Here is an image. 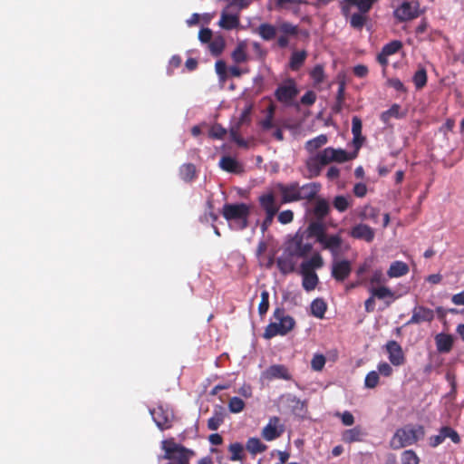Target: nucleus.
<instances>
[{
	"label": "nucleus",
	"mask_w": 464,
	"mask_h": 464,
	"mask_svg": "<svg viewBox=\"0 0 464 464\" xmlns=\"http://www.w3.org/2000/svg\"><path fill=\"white\" fill-rule=\"evenodd\" d=\"M161 449L164 454L160 458L167 460L166 464H190L196 457L193 450L176 442L174 438L162 440ZM196 464H213V462L209 457H203Z\"/></svg>",
	"instance_id": "nucleus-1"
},
{
	"label": "nucleus",
	"mask_w": 464,
	"mask_h": 464,
	"mask_svg": "<svg viewBox=\"0 0 464 464\" xmlns=\"http://www.w3.org/2000/svg\"><path fill=\"white\" fill-rule=\"evenodd\" d=\"M307 233L308 237L315 238L324 250L330 251L334 258L340 255L343 244L342 237L339 234H327L325 225L323 222H311L307 227Z\"/></svg>",
	"instance_id": "nucleus-2"
},
{
	"label": "nucleus",
	"mask_w": 464,
	"mask_h": 464,
	"mask_svg": "<svg viewBox=\"0 0 464 464\" xmlns=\"http://www.w3.org/2000/svg\"><path fill=\"white\" fill-rule=\"evenodd\" d=\"M272 319L274 321L266 325L263 334V337L266 340L277 335H286L295 326V319L287 314L283 307H276L274 310Z\"/></svg>",
	"instance_id": "nucleus-3"
},
{
	"label": "nucleus",
	"mask_w": 464,
	"mask_h": 464,
	"mask_svg": "<svg viewBox=\"0 0 464 464\" xmlns=\"http://www.w3.org/2000/svg\"><path fill=\"white\" fill-rule=\"evenodd\" d=\"M424 435L425 430L422 425L407 424L396 430L390 440V447L393 450H400L413 445Z\"/></svg>",
	"instance_id": "nucleus-4"
},
{
	"label": "nucleus",
	"mask_w": 464,
	"mask_h": 464,
	"mask_svg": "<svg viewBox=\"0 0 464 464\" xmlns=\"http://www.w3.org/2000/svg\"><path fill=\"white\" fill-rule=\"evenodd\" d=\"M222 215L227 220L238 221L239 228L245 229L248 227L250 206L246 203H227L223 206Z\"/></svg>",
	"instance_id": "nucleus-5"
},
{
	"label": "nucleus",
	"mask_w": 464,
	"mask_h": 464,
	"mask_svg": "<svg viewBox=\"0 0 464 464\" xmlns=\"http://www.w3.org/2000/svg\"><path fill=\"white\" fill-rule=\"evenodd\" d=\"M298 93L299 90L295 80L288 79L284 83L278 85L275 91V97L277 102L284 105L292 106Z\"/></svg>",
	"instance_id": "nucleus-6"
},
{
	"label": "nucleus",
	"mask_w": 464,
	"mask_h": 464,
	"mask_svg": "<svg viewBox=\"0 0 464 464\" xmlns=\"http://www.w3.org/2000/svg\"><path fill=\"white\" fill-rule=\"evenodd\" d=\"M285 253L295 258H304L313 249V246L309 242L304 241V235L295 234L285 246Z\"/></svg>",
	"instance_id": "nucleus-7"
},
{
	"label": "nucleus",
	"mask_w": 464,
	"mask_h": 464,
	"mask_svg": "<svg viewBox=\"0 0 464 464\" xmlns=\"http://www.w3.org/2000/svg\"><path fill=\"white\" fill-rule=\"evenodd\" d=\"M420 5L418 2H402L394 11V18L400 22L411 21L420 15Z\"/></svg>",
	"instance_id": "nucleus-8"
},
{
	"label": "nucleus",
	"mask_w": 464,
	"mask_h": 464,
	"mask_svg": "<svg viewBox=\"0 0 464 464\" xmlns=\"http://www.w3.org/2000/svg\"><path fill=\"white\" fill-rule=\"evenodd\" d=\"M157 427L161 430H168L172 427L174 415L172 411L165 409L162 405L150 411Z\"/></svg>",
	"instance_id": "nucleus-9"
},
{
	"label": "nucleus",
	"mask_w": 464,
	"mask_h": 464,
	"mask_svg": "<svg viewBox=\"0 0 464 464\" xmlns=\"http://www.w3.org/2000/svg\"><path fill=\"white\" fill-rule=\"evenodd\" d=\"M321 164L324 166L331 162L343 163L349 160L348 154L344 150L334 149L332 147L325 148L316 154Z\"/></svg>",
	"instance_id": "nucleus-10"
},
{
	"label": "nucleus",
	"mask_w": 464,
	"mask_h": 464,
	"mask_svg": "<svg viewBox=\"0 0 464 464\" xmlns=\"http://www.w3.org/2000/svg\"><path fill=\"white\" fill-rule=\"evenodd\" d=\"M276 188L281 195V204H287L300 200L298 182H291L288 184L278 183L276 184Z\"/></svg>",
	"instance_id": "nucleus-11"
},
{
	"label": "nucleus",
	"mask_w": 464,
	"mask_h": 464,
	"mask_svg": "<svg viewBox=\"0 0 464 464\" xmlns=\"http://www.w3.org/2000/svg\"><path fill=\"white\" fill-rule=\"evenodd\" d=\"M278 31L281 34L277 38V45L280 48H286L289 44V36H296L299 29L289 22H282L278 25Z\"/></svg>",
	"instance_id": "nucleus-12"
},
{
	"label": "nucleus",
	"mask_w": 464,
	"mask_h": 464,
	"mask_svg": "<svg viewBox=\"0 0 464 464\" xmlns=\"http://www.w3.org/2000/svg\"><path fill=\"white\" fill-rule=\"evenodd\" d=\"M352 272V265L348 260H334L332 265V276L338 282L344 281Z\"/></svg>",
	"instance_id": "nucleus-13"
},
{
	"label": "nucleus",
	"mask_w": 464,
	"mask_h": 464,
	"mask_svg": "<svg viewBox=\"0 0 464 464\" xmlns=\"http://www.w3.org/2000/svg\"><path fill=\"white\" fill-rule=\"evenodd\" d=\"M434 319V311L422 305L415 306L412 315L406 325L418 324L423 322H431Z\"/></svg>",
	"instance_id": "nucleus-14"
},
{
	"label": "nucleus",
	"mask_w": 464,
	"mask_h": 464,
	"mask_svg": "<svg viewBox=\"0 0 464 464\" xmlns=\"http://www.w3.org/2000/svg\"><path fill=\"white\" fill-rule=\"evenodd\" d=\"M388 358L394 366H401L405 362V356L401 346L396 341H389L386 343Z\"/></svg>",
	"instance_id": "nucleus-15"
},
{
	"label": "nucleus",
	"mask_w": 464,
	"mask_h": 464,
	"mask_svg": "<svg viewBox=\"0 0 464 464\" xmlns=\"http://www.w3.org/2000/svg\"><path fill=\"white\" fill-rule=\"evenodd\" d=\"M349 234L352 237L364 240L367 243L372 242L375 237L373 228L363 223L353 226Z\"/></svg>",
	"instance_id": "nucleus-16"
},
{
	"label": "nucleus",
	"mask_w": 464,
	"mask_h": 464,
	"mask_svg": "<svg viewBox=\"0 0 464 464\" xmlns=\"http://www.w3.org/2000/svg\"><path fill=\"white\" fill-rule=\"evenodd\" d=\"M258 203L266 214H276L279 210L280 206L277 204L276 197L272 191L260 195L258 198Z\"/></svg>",
	"instance_id": "nucleus-17"
},
{
	"label": "nucleus",
	"mask_w": 464,
	"mask_h": 464,
	"mask_svg": "<svg viewBox=\"0 0 464 464\" xmlns=\"http://www.w3.org/2000/svg\"><path fill=\"white\" fill-rule=\"evenodd\" d=\"M264 374L267 380L282 379L289 381L292 378L287 367L283 364L271 365L266 370Z\"/></svg>",
	"instance_id": "nucleus-18"
},
{
	"label": "nucleus",
	"mask_w": 464,
	"mask_h": 464,
	"mask_svg": "<svg viewBox=\"0 0 464 464\" xmlns=\"http://www.w3.org/2000/svg\"><path fill=\"white\" fill-rule=\"evenodd\" d=\"M278 422L279 418L273 417L269 420L268 424L264 427L262 430V436L266 440L271 441L281 436L283 430L278 429Z\"/></svg>",
	"instance_id": "nucleus-19"
},
{
	"label": "nucleus",
	"mask_w": 464,
	"mask_h": 464,
	"mask_svg": "<svg viewBox=\"0 0 464 464\" xmlns=\"http://www.w3.org/2000/svg\"><path fill=\"white\" fill-rule=\"evenodd\" d=\"M295 257H294L293 256L287 255L285 249L283 255L279 256L276 260V265L279 271L284 275L294 272L296 266V261L295 260Z\"/></svg>",
	"instance_id": "nucleus-20"
},
{
	"label": "nucleus",
	"mask_w": 464,
	"mask_h": 464,
	"mask_svg": "<svg viewBox=\"0 0 464 464\" xmlns=\"http://www.w3.org/2000/svg\"><path fill=\"white\" fill-rule=\"evenodd\" d=\"M368 290L375 298L386 300V306H389L395 299L394 293L385 285H382L380 287H370Z\"/></svg>",
	"instance_id": "nucleus-21"
},
{
	"label": "nucleus",
	"mask_w": 464,
	"mask_h": 464,
	"mask_svg": "<svg viewBox=\"0 0 464 464\" xmlns=\"http://www.w3.org/2000/svg\"><path fill=\"white\" fill-rule=\"evenodd\" d=\"M362 120L358 116H353L352 119V133L353 136V142L356 149H359L364 141V137L362 135Z\"/></svg>",
	"instance_id": "nucleus-22"
},
{
	"label": "nucleus",
	"mask_w": 464,
	"mask_h": 464,
	"mask_svg": "<svg viewBox=\"0 0 464 464\" xmlns=\"http://www.w3.org/2000/svg\"><path fill=\"white\" fill-rule=\"evenodd\" d=\"M436 346L439 353H449L453 346V338L450 334H439L435 337Z\"/></svg>",
	"instance_id": "nucleus-23"
},
{
	"label": "nucleus",
	"mask_w": 464,
	"mask_h": 464,
	"mask_svg": "<svg viewBox=\"0 0 464 464\" xmlns=\"http://www.w3.org/2000/svg\"><path fill=\"white\" fill-rule=\"evenodd\" d=\"M366 435L362 428L355 426L353 429L346 430L343 433V440L346 443H353L355 441H362V438Z\"/></svg>",
	"instance_id": "nucleus-24"
},
{
	"label": "nucleus",
	"mask_w": 464,
	"mask_h": 464,
	"mask_svg": "<svg viewBox=\"0 0 464 464\" xmlns=\"http://www.w3.org/2000/svg\"><path fill=\"white\" fill-rule=\"evenodd\" d=\"M219 166L223 170L230 173H239L242 170L238 161L230 156H223L219 160Z\"/></svg>",
	"instance_id": "nucleus-25"
},
{
	"label": "nucleus",
	"mask_w": 464,
	"mask_h": 464,
	"mask_svg": "<svg viewBox=\"0 0 464 464\" xmlns=\"http://www.w3.org/2000/svg\"><path fill=\"white\" fill-rule=\"evenodd\" d=\"M324 266V259L319 253H315L309 260L304 261L300 268L302 271L314 272V269L321 268Z\"/></svg>",
	"instance_id": "nucleus-26"
},
{
	"label": "nucleus",
	"mask_w": 464,
	"mask_h": 464,
	"mask_svg": "<svg viewBox=\"0 0 464 464\" xmlns=\"http://www.w3.org/2000/svg\"><path fill=\"white\" fill-rule=\"evenodd\" d=\"M409 273V266L402 261H394L391 264L390 268L387 271V275L390 278L401 277Z\"/></svg>",
	"instance_id": "nucleus-27"
},
{
	"label": "nucleus",
	"mask_w": 464,
	"mask_h": 464,
	"mask_svg": "<svg viewBox=\"0 0 464 464\" xmlns=\"http://www.w3.org/2000/svg\"><path fill=\"white\" fill-rule=\"evenodd\" d=\"M319 185L316 183H307L303 186L299 185L300 200L314 199L319 191Z\"/></svg>",
	"instance_id": "nucleus-28"
},
{
	"label": "nucleus",
	"mask_w": 464,
	"mask_h": 464,
	"mask_svg": "<svg viewBox=\"0 0 464 464\" xmlns=\"http://www.w3.org/2000/svg\"><path fill=\"white\" fill-rule=\"evenodd\" d=\"M301 274L303 276L302 285H303L304 289L307 292H310V291H313L314 289H315V287L317 286V285L319 283V278H318V276L316 275V273L315 272H306V271L301 270Z\"/></svg>",
	"instance_id": "nucleus-29"
},
{
	"label": "nucleus",
	"mask_w": 464,
	"mask_h": 464,
	"mask_svg": "<svg viewBox=\"0 0 464 464\" xmlns=\"http://www.w3.org/2000/svg\"><path fill=\"white\" fill-rule=\"evenodd\" d=\"M218 24L220 27L226 30H232L239 25V17L237 14L223 12Z\"/></svg>",
	"instance_id": "nucleus-30"
},
{
	"label": "nucleus",
	"mask_w": 464,
	"mask_h": 464,
	"mask_svg": "<svg viewBox=\"0 0 464 464\" xmlns=\"http://www.w3.org/2000/svg\"><path fill=\"white\" fill-rule=\"evenodd\" d=\"M277 30L278 28L275 25L268 23H263L257 27L256 33L264 41H271L276 37Z\"/></svg>",
	"instance_id": "nucleus-31"
},
{
	"label": "nucleus",
	"mask_w": 464,
	"mask_h": 464,
	"mask_svg": "<svg viewBox=\"0 0 464 464\" xmlns=\"http://www.w3.org/2000/svg\"><path fill=\"white\" fill-rule=\"evenodd\" d=\"M179 177L185 182H191L197 178L196 166L192 163H185L179 167Z\"/></svg>",
	"instance_id": "nucleus-32"
},
{
	"label": "nucleus",
	"mask_w": 464,
	"mask_h": 464,
	"mask_svg": "<svg viewBox=\"0 0 464 464\" xmlns=\"http://www.w3.org/2000/svg\"><path fill=\"white\" fill-rule=\"evenodd\" d=\"M306 57L307 53L304 50L293 52L289 61V68L292 71H298L304 63Z\"/></svg>",
	"instance_id": "nucleus-33"
},
{
	"label": "nucleus",
	"mask_w": 464,
	"mask_h": 464,
	"mask_svg": "<svg viewBox=\"0 0 464 464\" xmlns=\"http://www.w3.org/2000/svg\"><path fill=\"white\" fill-rule=\"evenodd\" d=\"M330 211L329 203L324 199H318L314 208V216L316 221L323 222V219L328 215Z\"/></svg>",
	"instance_id": "nucleus-34"
},
{
	"label": "nucleus",
	"mask_w": 464,
	"mask_h": 464,
	"mask_svg": "<svg viewBox=\"0 0 464 464\" xmlns=\"http://www.w3.org/2000/svg\"><path fill=\"white\" fill-rule=\"evenodd\" d=\"M380 210L372 206H365L359 213V218L362 220H371L373 223H378Z\"/></svg>",
	"instance_id": "nucleus-35"
},
{
	"label": "nucleus",
	"mask_w": 464,
	"mask_h": 464,
	"mask_svg": "<svg viewBox=\"0 0 464 464\" xmlns=\"http://www.w3.org/2000/svg\"><path fill=\"white\" fill-rule=\"evenodd\" d=\"M327 141H328L327 136L325 134H320L319 136L306 141L305 150L308 152L313 153L319 148L325 145L327 143Z\"/></svg>",
	"instance_id": "nucleus-36"
},
{
	"label": "nucleus",
	"mask_w": 464,
	"mask_h": 464,
	"mask_svg": "<svg viewBox=\"0 0 464 464\" xmlns=\"http://www.w3.org/2000/svg\"><path fill=\"white\" fill-rule=\"evenodd\" d=\"M326 309V303L323 299L316 298L311 304V313L317 318H324Z\"/></svg>",
	"instance_id": "nucleus-37"
},
{
	"label": "nucleus",
	"mask_w": 464,
	"mask_h": 464,
	"mask_svg": "<svg viewBox=\"0 0 464 464\" xmlns=\"http://www.w3.org/2000/svg\"><path fill=\"white\" fill-rule=\"evenodd\" d=\"M246 450L252 454L262 453L266 446L257 438H250L246 442Z\"/></svg>",
	"instance_id": "nucleus-38"
},
{
	"label": "nucleus",
	"mask_w": 464,
	"mask_h": 464,
	"mask_svg": "<svg viewBox=\"0 0 464 464\" xmlns=\"http://www.w3.org/2000/svg\"><path fill=\"white\" fill-rule=\"evenodd\" d=\"M323 166L324 165L320 163L319 158L316 155L311 157L306 162L307 169L313 177L320 174Z\"/></svg>",
	"instance_id": "nucleus-39"
},
{
	"label": "nucleus",
	"mask_w": 464,
	"mask_h": 464,
	"mask_svg": "<svg viewBox=\"0 0 464 464\" xmlns=\"http://www.w3.org/2000/svg\"><path fill=\"white\" fill-rule=\"evenodd\" d=\"M427 72L424 68L419 69L412 77V82L417 90L422 89L427 84Z\"/></svg>",
	"instance_id": "nucleus-40"
},
{
	"label": "nucleus",
	"mask_w": 464,
	"mask_h": 464,
	"mask_svg": "<svg viewBox=\"0 0 464 464\" xmlns=\"http://www.w3.org/2000/svg\"><path fill=\"white\" fill-rule=\"evenodd\" d=\"M401 106L397 103H394L391 106V108L381 114V120L383 122H388L391 118H401L400 114Z\"/></svg>",
	"instance_id": "nucleus-41"
},
{
	"label": "nucleus",
	"mask_w": 464,
	"mask_h": 464,
	"mask_svg": "<svg viewBox=\"0 0 464 464\" xmlns=\"http://www.w3.org/2000/svg\"><path fill=\"white\" fill-rule=\"evenodd\" d=\"M239 124H236V126L231 127L229 130L231 140L237 144V146L242 148H247V142L239 135Z\"/></svg>",
	"instance_id": "nucleus-42"
},
{
	"label": "nucleus",
	"mask_w": 464,
	"mask_h": 464,
	"mask_svg": "<svg viewBox=\"0 0 464 464\" xmlns=\"http://www.w3.org/2000/svg\"><path fill=\"white\" fill-rule=\"evenodd\" d=\"M224 421V414L221 411H216L212 417L208 420V429L217 430Z\"/></svg>",
	"instance_id": "nucleus-43"
},
{
	"label": "nucleus",
	"mask_w": 464,
	"mask_h": 464,
	"mask_svg": "<svg viewBox=\"0 0 464 464\" xmlns=\"http://www.w3.org/2000/svg\"><path fill=\"white\" fill-rule=\"evenodd\" d=\"M228 450L231 453L230 459L233 461L242 460L243 459V445L239 442H235L229 445Z\"/></svg>",
	"instance_id": "nucleus-44"
},
{
	"label": "nucleus",
	"mask_w": 464,
	"mask_h": 464,
	"mask_svg": "<svg viewBox=\"0 0 464 464\" xmlns=\"http://www.w3.org/2000/svg\"><path fill=\"white\" fill-rule=\"evenodd\" d=\"M231 57L237 63H244L247 61V54L245 50V45L239 44L233 51Z\"/></svg>",
	"instance_id": "nucleus-45"
},
{
	"label": "nucleus",
	"mask_w": 464,
	"mask_h": 464,
	"mask_svg": "<svg viewBox=\"0 0 464 464\" xmlns=\"http://www.w3.org/2000/svg\"><path fill=\"white\" fill-rule=\"evenodd\" d=\"M245 402L239 397H232L228 401V410L232 413H239L245 409Z\"/></svg>",
	"instance_id": "nucleus-46"
},
{
	"label": "nucleus",
	"mask_w": 464,
	"mask_h": 464,
	"mask_svg": "<svg viewBox=\"0 0 464 464\" xmlns=\"http://www.w3.org/2000/svg\"><path fill=\"white\" fill-rule=\"evenodd\" d=\"M440 430L442 432V436H443L444 440L449 438L455 444L460 443L461 440H460L459 433L451 427L443 426L440 428Z\"/></svg>",
	"instance_id": "nucleus-47"
},
{
	"label": "nucleus",
	"mask_w": 464,
	"mask_h": 464,
	"mask_svg": "<svg viewBox=\"0 0 464 464\" xmlns=\"http://www.w3.org/2000/svg\"><path fill=\"white\" fill-rule=\"evenodd\" d=\"M402 48V43L399 40H393L382 48V51L384 52L388 56L392 55L398 53Z\"/></svg>",
	"instance_id": "nucleus-48"
},
{
	"label": "nucleus",
	"mask_w": 464,
	"mask_h": 464,
	"mask_svg": "<svg viewBox=\"0 0 464 464\" xmlns=\"http://www.w3.org/2000/svg\"><path fill=\"white\" fill-rule=\"evenodd\" d=\"M269 309V293L266 290L261 292V301L258 304V314L264 316Z\"/></svg>",
	"instance_id": "nucleus-49"
},
{
	"label": "nucleus",
	"mask_w": 464,
	"mask_h": 464,
	"mask_svg": "<svg viewBox=\"0 0 464 464\" xmlns=\"http://www.w3.org/2000/svg\"><path fill=\"white\" fill-rule=\"evenodd\" d=\"M420 459L412 450H404L401 454V464H419Z\"/></svg>",
	"instance_id": "nucleus-50"
},
{
	"label": "nucleus",
	"mask_w": 464,
	"mask_h": 464,
	"mask_svg": "<svg viewBox=\"0 0 464 464\" xmlns=\"http://www.w3.org/2000/svg\"><path fill=\"white\" fill-rule=\"evenodd\" d=\"M333 205L339 212H344L349 208L350 203L346 197L340 195L334 198Z\"/></svg>",
	"instance_id": "nucleus-51"
},
{
	"label": "nucleus",
	"mask_w": 464,
	"mask_h": 464,
	"mask_svg": "<svg viewBox=\"0 0 464 464\" xmlns=\"http://www.w3.org/2000/svg\"><path fill=\"white\" fill-rule=\"evenodd\" d=\"M286 402L292 407L293 411H303L304 408V402L299 398L293 394H287L285 396Z\"/></svg>",
	"instance_id": "nucleus-52"
},
{
	"label": "nucleus",
	"mask_w": 464,
	"mask_h": 464,
	"mask_svg": "<svg viewBox=\"0 0 464 464\" xmlns=\"http://www.w3.org/2000/svg\"><path fill=\"white\" fill-rule=\"evenodd\" d=\"M379 380V373L375 371H372L367 373L364 380V385L366 388L373 389L378 385Z\"/></svg>",
	"instance_id": "nucleus-53"
},
{
	"label": "nucleus",
	"mask_w": 464,
	"mask_h": 464,
	"mask_svg": "<svg viewBox=\"0 0 464 464\" xmlns=\"http://www.w3.org/2000/svg\"><path fill=\"white\" fill-rule=\"evenodd\" d=\"M326 359L323 354H314L311 361V367L315 372H320L324 369Z\"/></svg>",
	"instance_id": "nucleus-54"
},
{
	"label": "nucleus",
	"mask_w": 464,
	"mask_h": 464,
	"mask_svg": "<svg viewBox=\"0 0 464 464\" xmlns=\"http://www.w3.org/2000/svg\"><path fill=\"white\" fill-rule=\"evenodd\" d=\"M311 78L316 83H321L324 80V66L321 64H317L314 67V69L310 72Z\"/></svg>",
	"instance_id": "nucleus-55"
},
{
	"label": "nucleus",
	"mask_w": 464,
	"mask_h": 464,
	"mask_svg": "<svg viewBox=\"0 0 464 464\" xmlns=\"http://www.w3.org/2000/svg\"><path fill=\"white\" fill-rule=\"evenodd\" d=\"M226 134L227 130L218 123L214 124L209 130V136L214 139L221 140Z\"/></svg>",
	"instance_id": "nucleus-56"
},
{
	"label": "nucleus",
	"mask_w": 464,
	"mask_h": 464,
	"mask_svg": "<svg viewBox=\"0 0 464 464\" xmlns=\"http://www.w3.org/2000/svg\"><path fill=\"white\" fill-rule=\"evenodd\" d=\"M277 219L283 225L289 224L294 219V212L290 209L284 210L278 214Z\"/></svg>",
	"instance_id": "nucleus-57"
},
{
	"label": "nucleus",
	"mask_w": 464,
	"mask_h": 464,
	"mask_svg": "<svg viewBox=\"0 0 464 464\" xmlns=\"http://www.w3.org/2000/svg\"><path fill=\"white\" fill-rule=\"evenodd\" d=\"M345 83L343 82H339L338 91L336 94V107L340 111L342 104L344 101Z\"/></svg>",
	"instance_id": "nucleus-58"
},
{
	"label": "nucleus",
	"mask_w": 464,
	"mask_h": 464,
	"mask_svg": "<svg viewBox=\"0 0 464 464\" xmlns=\"http://www.w3.org/2000/svg\"><path fill=\"white\" fill-rule=\"evenodd\" d=\"M216 72L219 76L221 81L227 79V64L224 61L219 60L215 64Z\"/></svg>",
	"instance_id": "nucleus-59"
},
{
	"label": "nucleus",
	"mask_w": 464,
	"mask_h": 464,
	"mask_svg": "<svg viewBox=\"0 0 464 464\" xmlns=\"http://www.w3.org/2000/svg\"><path fill=\"white\" fill-rule=\"evenodd\" d=\"M182 63V59L179 55H173L169 62V66H168V72L169 74H171L173 72V71L177 68H179Z\"/></svg>",
	"instance_id": "nucleus-60"
},
{
	"label": "nucleus",
	"mask_w": 464,
	"mask_h": 464,
	"mask_svg": "<svg viewBox=\"0 0 464 464\" xmlns=\"http://www.w3.org/2000/svg\"><path fill=\"white\" fill-rule=\"evenodd\" d=\"M252 112V105H247L245 107V109L242 111L239 121L237 124H239L241 126L244 123L250 122V114Z\"/></svg>",
	"instance_id": "nucleus-61"
},
{
	"label": "nucleus",
	"mask_w": 464,
	"mask_h": 464,
	"mask_svg": "<svg viewBox=\"0 0 464 464\" xmlns=\"http://www.w3.org/2000/svg\"><path fill=\"white\" fill-rule=\"evenodd\" d=\"M316 101V95L313 91L306 92L302 97H301V103L304 105H313Z\"/></svg>",
	"instance_id": "nucleus-62"
},
{
	"label": "nucleus",
	"mask_w": 464,
	"mask_h": 464,
	"mask_svg": "<svg viewBox=\"0 0 464 464\" xmlns=\"http://www.w3.org/2000/svg\"><path fill=\"white\" fill-rule=\"evenodd\" d=\"M385 282H386V279H385L382 270H375L370 278L371 285H375V284L381 285Z\"/></svg>",
	"instance_id": "nucleus-63"
},
{
	"label": "nucleus",
	"mask_w": 464,
	"mask_h": 464,
	"mask_svg": "<svg viewBox=\"0 0 464 464\" xmlns=\"http://www.w3.org/2000/svg\"><path fill=\"white\" fill-rule=\"evenodd\" d=\"M388 83L391 87L395 89L397 92H405L407 89L405 88L403 82L398 78H391L388 80Z\"/></svg>",
	"instance_id": "nucleus-64"
}]
</instances>
